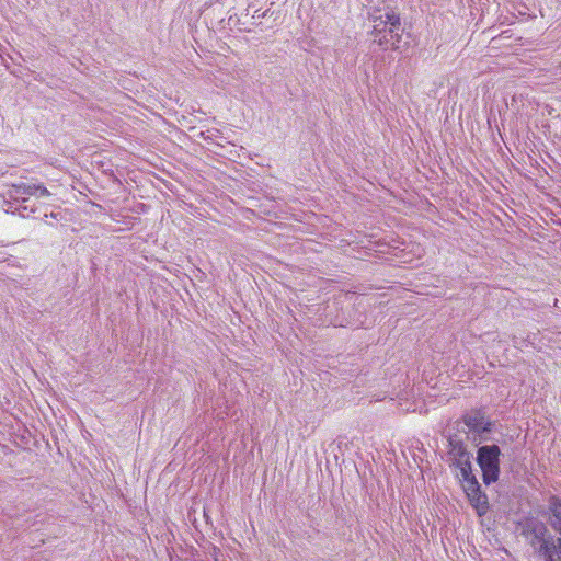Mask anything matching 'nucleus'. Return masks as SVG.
Masks as SVG:
<instances>
[{
    "label": "nucleus",
    "mask_w": 561,
    "mask_h": 561,
    "mask_svg": "<svg viewBox=\"0 0 561 561\" xmlns=\"http://www.w3.org/2000/svg\"><path fill=\"white\" fill-rule=\"evenodd\" d=\"M549 524L560 535L561 539V500L552 497L549 502Z\"/></svg>",
    "instance_id": "nucleus-7"
},
{
    "label": "nucleus",
    "mask_w": 561,
    "mask_h": 561,
    "mask_svg": "<svg viewBox=\"0 0 561 561\" xmlns=\"http://www.w3.org/2000/svg\"><path fill=\"white\" fill-rule=\"evenodd\" d=\"M465 424L469 430L477 433L490 432L492 424L488 421L481 412H473L465 416Z\"/></svg>",
    "instance_id": "nucleus-6"
},
{
    "label": "nucleus",
    "mask_w": 561,
    "mask_h": 561,
    "mask_svg": "<svg viewBox=\"0 0 561 561\" xmlns=\"http://www.w3.org/2000/svg\"><path fill=\"white\" fill-rule=\"evenodd\" d=\"M449 443H450L449 454L453 456V459L465 457V455H470V453L467 451L462 442L451 439Z\"/></svg>",
    "instance_id": "nucleus-9"
},
{
    "label": "nucleus",
    "mask_w": 561,
    "mask_h": 561,
    "mask_svg": "<svg viewBox=\"0 0 561 561\" xmlns=\"http://www.w3.org/2000/svg\"><path fill=\"white\" fill-rule=\"evenodd\" d=\"M500 455L497 445H484L478 448L477 462L482 471L483 482L488 485L499 479Z\"/></svg>",
    "instance_id": "nucleus-3"
},
{
    "label": "nucleus",
    "mask_w": 561,
    "mask_h": 561,
    "mask_svg": "<svg viewBox=\"0 0 561 561\" xmlns=\"http://www.w3.org/2000/svg\"><path fill=\"white\" fill-rule=\"evenodd\" d=\"M28 196L48 197L50 192L42 184L19 182L8 190V197L14 202H26Z\"/></svg>",
    "instance_id": "nucleus-4"
},
{
    "label": "nucleus",
    "mask_w": 561,
    "mask_h": 561,
    "mask_svg": "<svg viewBox=\"0 0 561 561\" xmlns=\"http://www.w3.org/2000/svg\"><path fill=\"white\" fill-rule=\"evenodd\" d=\"M374 42L383 49L391 47L398 49L402 36V28L399 15L394 11H387L373 18Z\"/></svg>",
    "instance_id": "nucleus-1"
},
{
    "label": "nucleus",
    "mask_w": 561,
    "mask_h": 561,
    "mask_svg": "<svg viewBox=\"0 0 561 561\" xmlns=\"http://www.w3.org/2000/svg\"><path fill=\"white\" fill-rule=\"evenodd\" d=\"M454 465L460 470L462 480L474 477L471 468V455H465V457L455 458Z\"/></svg>",
    "instance_id": "nucleus-8"
},
{
    "label": "nucleus",
    "mask_w": 561,
    "mask_h": 561,
    "mask_svg": "<svg viewBox=\"0 0 561 561\" xmlns=\"http://www.w3.org/2000/svg\"><path fill=\"white\" fill-rule=\"evenodd\" d=\"M527 531L530 545L543 561H561V539L550 535L545 524L533 522Z\"/></svg>",
    "instance_id": "nucleus-2"
},
{
    "label": "nucleus",
    "mask_w": 561,
    "mask_h": 561,
    "mask_svg": "<svg viewBox=\"0 0 561 561\" xmlns=\"http://www.w3.org/2000/svg\"><path fill=\"white\" fill-rule=\"evenodd\" d=\"M465 485L463 489L471 502V504L480 511L481 514L484 512L488 507V500L486 496L481 492L480 484L476 477H472L470 479H467L463 481Z\"/></svg>",
    "instance_id": "nucleus-5"
}]
</instances>
